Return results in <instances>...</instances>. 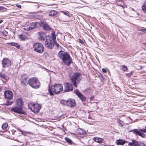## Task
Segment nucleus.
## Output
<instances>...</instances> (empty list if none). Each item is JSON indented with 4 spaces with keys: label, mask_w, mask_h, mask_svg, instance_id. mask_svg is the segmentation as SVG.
<instances>
[{
    "label": "nucleus",
    "mask_w": 146,
    "mask_h": 146,
    "mask_svg": "<svg viewBox=\"0 0 146 146\" xmlns=\"http://www.w3.org/2000/svg\"><path fill=\"white\" fill-rule=\"evenodd\" d=\"M65 91L68 92L72 90L73 89V86L72 84L68 82L65 84Z\"/></svg>",
    "instance_id": "nucleus-11"
},
{
    "label": "nucleus",
    "mask_w": 146,
    "mask_h": 146,
    "mask_svg": "<svg viewBox=\"0 0 146 146\" xmlns=\"http://www.w3.org/2000/svg\"><path fill=\"white\" fill-rule=\"evenodd\" d=\"M57 13V12L55 11H51L49 14V16H53L56 15Z\"/></svg>",
    "instance_id": "nucleus-23"
},
{
    "label": "nucleus",
    "mask_w": 146,
    "mask_h": 146,
    "mask_svg": "<svg viewBox=\"0 0 146 146\" xmlns=\"http://www.w3.org/2000/svg\"><path fill=\"white\" fill-rule=\"evenodd\" d=\"M122 70L124 71H125L127 70V66L125 65H123L122 66Z\"/></svg>",
    "instance_id": "nucleus-33"
},
{
    "label": "nucleus",
    "mask_w": 146,
    "mask_h": 146,
    "mask_svg": "<svg viewBox=\"0 0 146 146\" xmlns=\"http://www.w3.org/2000/svg\"><path fill=\"white\" fill-rule=\"evenodd\" d=\"M145 129H140V130L143 132L146 133V127H145Z\"/></svg>",
    "instance_id": "nucleus-38"
},
{
    "label": "nucleus",
    "mask_w": 146,
    "mask_h": 146,
    "mask_svg": "<svg viewBox=\"0 0 146 146\" xmlns=\"http://www.w3.org/2000/svg\"><path fill=\"white\" fill-rule=\"evenodd\" d=\"M19 37L21 40H25L26 38V36L23 35H19Z\"/></svg>",
    "instance_id": "nucleus-30"
},
{
    "label": "nucleus",
    "mask_w": 146,
    "mask_h": 146,
    "mask_svg": "<svg viewBox=\"0 0 146 146\" xmlns=\"http://www.w3.org/2000/svg\"><path fill=\"white\" fill-rule=\"evenodd\" d=\"M28 83L32 88L35 89L38 88L40 86V82L38 79L35 77L31 78L29 80Z\"/></svg>",
    "instance_id": "nucleus-4"
},
{
    "label": "nucleus",
    "mask_w": 146,
    "mask_h": 146,
    "mask_svg": "<svg viewBox=\"0 0 146 146\" xmlns=\"http://www.w3.org/2000/svg\"><path fill=\"white\" fill-rule=\"evenodd\" d=\"M0 76L1 78H3V79L5 78V75H4V74H3L2 73H0Z\"/></svg>",
    "instance_id": "nucleus-37"
},
{
    "label": "nucleus",
    "mask_w": 146,
    "mask_h": 146,
    "mask_svg": "<svg viewBox=\"0 0 146 146\" xmlns=\"http://www.w3.org/2000/svg\"><path fill=\"white\" fill-rule=\"evenodd\" d=\"M67 100L66 101L64 100H62L60 101V103L62 105H66L67 106Z\"/></svg>",
    "instance_id": "nucleus-28"
},
{
    "label": "nucleus",
    "mask_w": 146,
    "mask_h": 146,
    "mask_svg": "<svg viewBox=\"0 0 146 146\" xmlns=\"http://www.w3.org/2000/svg\"><path fill=\"white\" fill-rule=\"evenodd\" d=\"M45 44V46L48 49H52L54 47L53 42L50 39L48 36H46Z\"/></svg>",
    "instance_id": "nucleus-7"
},
{
    "label": "nucleus",
    "mask_w": 146,
    "mask_h": 146,
    "mask_svg": "<svg viewBox=\"0 0 146 146\" xmlns=\"http://www.w3.org/2000/svg\"><path fill=\"white\" fill-rule=\"evenodd\" d=\"M102 71L104 73H106V70L104 68H103L102 69Z\"/></svg>",
    "instance_id": "nucleus-40"
},
{
    "label": "nucleus",
    "mask_w": 146,
    "mask_h": 146,
    "mask_svg": "<svg viewBox=\"0 0 146 146\" xmlns=\"http://www.w3.org/2000/svg\"><path fill=\"white\" fill-rule=\"evenodd\" d=\"M63 90L62 86L60 84H56L49 86L48 89L49 92L51 96L54 95V93L58 94Z\"/></svg>",
    "instance_id": "nucleus-2"
},
{
    "label": "nucleus",
    "mask_w": 146,
    "mask_h": 146,
    "mask_svg": "<svg viewBox=\"0 0 146 146\" xmlns=\"http://www.w3.org/2000/svg\"><path fill=\"white\" fill-rule=\"evenodd\" d=\"M142 8L144 12L146 13V2L143 3L142 6Z\"/></svg>",
    "instance_id": "nucleus-27"
},
{
    "label": "nucleus",
    "mask_w": 146,
    "mask_h": 146,
    "mask_svg": "<svg viewBox=\"0 0 146 146\" xmlns=\"http://www.w3.org/2000/svg\"><path fill=\"white\" fill-rule=\"evenodd\" d=\"M54 43V45H55L56 46L57 48H58L59 46V44L56 42V40L55 41H55L53 42Z\"/></svg>",
    "instance_id": "nucleus-35"
},
{
    "label": "nucleus",
    "mask_w": 146,
    "mask_h": 146,
    "mask_svg": "<svg viewBox=\"0 0 146 146\" xmlns=\"http://www.w3.org/2000/svg\"><path fill=\"white\" fill-rule=\"evenodd\" d=\"M9 44L11 45L15 46L18 48H19L20 47V46L17 43L12 42L10 43Z\"/></svg>",
    "instance_id": "nucleus-25"
},
{
    "label": "nucleus",
    "mask_w": 146,
    "mask_h": 146,
    "mask_svg": "<svg viewBox=\"0 0 146 146\" xmlns=\"http://www.w3.org/2000/svg\"><path fill=\"white\" fill-rule=\"evenodd\" d=\"M17 7L19 8H20L21 7V6L20 5L18 4L16 5Z\"/></svg>",
    "instance_id": "nucleus-41"
},
{
    "label": "nucleus",
    "mask_w": 146,
    "mask_h": 146,
    "mask_svg": "<svg viewBox=\"0 0 146 146\" xmlns=\"http://www.w3.org/2000/svg\"><path fill=\"white\" fill-rule=\"evenodd\" d=\"M61 12L62 13H63L64 14L66 15L68 17H71L70 15H71V14L68 11H61Z\"/></svg>",
    "instance_id": "nucleus-26"
},
{
    "label": "nucleus",
    "mask_w": 146,
    "mask_h": 146,
    "mask_svg": "<svg viewBox=\"0 0 146 146\" xmlns=\"http://www.w3.org/2000/svg\"><path fill=\"white\" fill-rule=\"evenodd\" d=\"M3 22V21L2 20H0V24L2 23Z\"/></svg>",
    "instance_id": "nucleus-43"
},
{
    "label": "nucleus",
    "mask_w": 146,
    "mask_h": 146,
    "mask_svg": "<svg viewBox=\"0 0 146 146\" xmlns=\"http://www.w3.org/2000/svg\"><path fill=\"white\" fill-rule=\"evenodd\" d=\"M43 25L44 29L48 31L51 29V28L47 24L43 23Z\"/></svg>",
    "instance_id": "nucleus-21"
},
{
    "label": "nucleus",
    "mask_w": 146,
    "mask_h": 146,
    "mask_svg": "<svg viewBox=\"0 0 146 146\" xmlns=\"http://www.w3.org/2000/svg\"><path fill=\"white\" fill-rule=\"evenodd\" d=\"M16 104L18 106L22 107L23 104V102L21 98H17L16 100Z\"/></svg>",
    "instance_id": "nucleus-18"
},
{
    "label": "nucleus",
    "mask_w": 146,
    "mask_h": 146,
    "mask_svg": "<svg viewBox=\"0 0 146 146\" xmlns=\"http://www.w3.org/2000/svg\"><path fill=\"white\" fill-rule=\"evenodd\" d=\"M138 31H142L143 32H144L146 31V29L145 28H143L141 29H139L138 30Z\"/></svg>",
    "instance_id": "nucleus-36"
},
{
    "label": "nucleus",
    "mask_w": 146,
    "mask_h": 146,
    "mask_svg": "<svg viewBox=\"0 0 146 146\" xmlns=\"http://www.w3.org/2000/svg\"><path fill=\"white\" fill-rule=\"evenodd\" d=\"M58 55L65 64L69 66L71 64L72 60L68 53L60 50L59 51Z\"/></svg>",
    "instance_id": "nucleus-1"
},
{
    "label": "nucleus",
    "mask_w": 146,
    "mask_h": 146,
    "mask_svg": "<svg viewBox=\"0 0 146 146\" xmlns=\"http://www.w3.org/2000/svg\"><path fill=\"white\" fill-rule=\"evenodd\" d=\"M8 124L7 123H4L2 126V128L3 129H6L8 127Z\"/></svg>",
    "instance_id": "nucleus-31"
},
{
    "label": "nucleus",
    "mask_w": 146,
    "mask_h": 146,
    "mask_svg": "<svg viewBox=\"0 0 146 146\" xmlns=\"http://www.w3.org/2000/svg\"><path fill=\"white\" fill-rule=\"evenodd\" d=\"M11 111L12 112L18 113L23 114H25L26 113V112L23 110L22 107L19 106H15L11 108Z\"/></svg>",
    "instance_id": "nucleus-8"
},
{
    "label": "nucleus",
    "mask_w": 146,
    "mask_h": 146,
    "mask_svg": "<svg viewBox=\"0 0 146 146\" xmlns=\"http://www.w3.org/2000/svg\"><path fill=\"white\" fill-rule=\"evenodd\" d=\"M140 146H146V145H145L143 143H142L140 144Z\"/></svg>",
    "instance_id": "nucleus-42"
},
{
    "label": "nucleus",
    "mask_w": 146,
    "mask_h": 146,
    "mask_svg": "<svg viewBox=\"0 0 146 146\" xmlns=\"http://www.w3.org/2000/svg\"><path fill=\"white\" fill-rule=\"evenodd\" d=\"M13 103V102H9L7 103V104H6V106H9L11 105Z\"/></svg>",
    "instance_id": "nucleus-39"
},
{
    "label": "nucleus",
    "mask_w": 146,
    "mask_h": 146,
    "mask_svg": "<svg viewBox=\"0 0 146 146\" xmlns=\"http://www.w3.org/2000/svg\"><path fill=\"white\" fill-rule=\"evenodd\" d=\"M130 131L132 132L136 135H139L143 137H144L145 136V135L142 133V132L141 131H140L137 129H134L133 130H131Z\"/></svg>",
    "instance_id": "nucleus-13"
},
{
    "label": "nucleus",
    "mask_w": 146,
    "mask_h": 146,
    "mask_svg": "<svg viewBox=\"0 0 146 146\" xmlns=\"http://www.w3.org/2000/svg\"><path fill=\"white\" fill-rule=\"evenodd\" d=\"M29 109L34 113H38L40 109L41 106L38 104H32L31 108L29 107Z\"/></svg>",
    "instance_id": "nucleus-9"
},
{
    "label": "nucleus",
    "mask_w": 146,
    "mask_h": 146,
    "mask_svg": "<svg viewBox=\"0 0 146 146\" xmlns=\"http://www.w3.org/2000/svg\"><path fill=\"white\" fill-rule=\"evenodd\" d=\"M81 74L78 72L73 73L70 76V80L72 82L74 86L77 87V84H78L82 79Z\"/></svg>",
    "instance_id": "nucleus-3"
},
{
    "label": "nucleus",
    "mask_w": 146,
    "mask_h": 146,
    "mask_svg": "<svg viewBox=\"0 0 146 146\" xmlns=\"http://www.w3.org/2000/svg\"><path fill=\"white\" fill-rule=\"evenodd\" d=\"M2 63L4 68L8 67L11 65L10 61L7 58H4L2 61Z\"/></svg>",
    "instance_id": "nucleus-10"
},
{
    "label": "nucleus",
    "mask_w": 146,
    "mask_h": 146,
    "mask_svg": "<svg viewBox=\"0 0 146 146\" xmlns=\"http://www.w3.org/2000/svg\"><path fill=\"white\" fill-rule=\"evenodd\" d=\"M126 142L125 141L123 140L122 139H117L115 141V143L117 145H123Z\"/></svg>",
    "instance_id": "nucleus-19"
},
{
    "label": "nucleus",
    "mask_w": 146,
    "mask_h": 146,
    "mask_svg": "<svg viewBox=\"0 0 146 146\" xmlns=\"http://www.w3.org/2000/svg\"><path fill=\"white\" fill-rule=\"evenodd\" d=\"M143 44L144 45L146 46V43H143Z\"/></svg>",
    "instance_id": "nucleus-44"
},
{
    "label": "nucleus",
    "mask_w": 146,
    "mask_h": 146,
    "mask_svg": "<svg viewBox=\"0 0 146 146\" xmlns=\"http://www.w3.org/2000/svg\"><path fill=\"white\" fill-rule=\"evenodd\" d=\"M128 146H140V145L137 141L133 140L132 142L129 143Z\"/></svg>",
    "instance_id": "nucleus-17"
},
{
    "label": "nucleus",
    "mask_w": 146,
    "mask_h": 146,
    "mask_svg": "<svg viewBox=\"0 0 146 146\" xmlns=\"http://www.w3.org/2000/svg\"><path fill=\"white\" fill-rule=\"evenodd\" d=\"M94 139L95 141L98 143H101L102 141V139L100 138L94 137Z\"/></svg>",
    "instance_id": "nucleus-24"
},
{
    "label": "nucleus",
    "mask_w": 146,
    "mask_h": 146,
    "mask_svg": "<svg viewBox=\"0 0 146 146\" xmlns=\"http://www.w3.org/2000/svg\"><path fill=\"white\" fill-rule=\"evenodd\" d=\"M76 94L80 98L82 101L84 102L86 101V98L85 96L81 93L77 91V90H76Z\"/></svg>",
    "instance_id": "nucleus-15"
},
{
    "label": "nucleus",
    "mask_w": 146,
    "mask_h": 146,
    "mask_svg": "<svg viewBox=\"0 0 146 146\" xmlns=\"http://www.w3.org/2000/svg\"><path fill=\"white\" fill-rule=\"evenodd\" d=\"M3 35L4 36H6L8 34V33L7 32L5 31H4L3 33Z\"/></svg>",
    "instance_id": "nucleus-34"
},
{
    "label": "nucleus",
    "mask_w": 146,
    "mask_h": 146,
    "mask_svg": "<svg viewBox=\"0 0 146 146\" xmlns=\"http://www.w3.org/2000/svg\"><path fill=\"white\" fill-rule=\"evenodd\" d=\"M34 50L39 53H42L44 51V47L42 44L39 42H36L33 45Z\"/></svg>",
    "instance_id": "nucleus-5"
},
{
    "label": "nucleus",
    "mask_w": 146,
    "mask_h": 146,
    "mask_svg": "<svg viewBox=\"0 0 146 146\" xmlns=\"http://www.w3.org/2000/svg\"><path fill=\"white\" fill-rule=\"evenodd\" d=\"M67 106L72 107L75 106L76 105L75 100L72 99H68L67 100Z\"/></svg>",
    "instance_id": "nucleus-12"
},
{
    "label": "nucleus",
    "mask_w": 146,
    "mask_h": 146,
    "mask_svg": "<svg viewBox=\"0 0 146 146\" xmlns=\"http://www.w3.org/2000/svg\"><path fill=\"white\" fill-rule=\"evenodd\" d=\"M39 25L40 24L38 22H33L31 23H28L25 25L24 29L25 30L30 31L34 29L37 25Z\"/></svg>",
    "instance_id": "nucleus-6"
},
{
    "label": "nucleus",
    "mask_w": 146,
    "mask_h": 146,
    "mask_svg": "<svg viewBox=\"0 0 146 146\" xmlns=\"http://www.w3.org/2000/svg\"><path fill=\"white\" fill-rule=\"evenodd\" d=\"M4 94L6 98L8 99L11 98L13 96V94L12 92L9 90L5 91Z\"/></svg>",
    "instance_id": "nucleus-14"
},
{
    "label": "nucleus",
    "mask_w": 146,
    "mask_h": 146,
    "mask_svg": "<svg viewBox=\"0 0 146 146\" xmlns=\"http://www.w3.org/2000/svg\"><path fill=\"white\" fill-rule=\"evenodd\" d=\"M65 141L68 142V143L70 144L72 143V141L69 138L66 137L65 138Z\"/></svg>",
    "instance_id": "nucleus-29"
},
{
    "label": "nucleus",
    "mask_w": 146,
    "mask_h": 146,
    "mask_svg": "<svg viewBox=\"0 0 146 146\" xmlns=\"http://www.w3.org/2000/svg\"><path fill=\"white\" fill-rule=\"evenodd\" d=\"M92 90L91 89H87L84 91V93L88 95L91 94L93 92Z\"/></svg>",
    "instance_id": "nucleus-22"
},
{
    "label": "nucleus",
    "mask_w": 146,
    "mask_h": 146,
    "mask_svg": "<svg viewBox=\"0 0 146 146\" xmlns=\"http://www.w3.org/2000/svg\"><path fill=\"white\" fill-rule=\"evenodd\" d=\"M37 35L40 40L42 41L44 40L46 35L44 33L42 32H38L37 33Z\"/></svg>",
    "instance_id": "nucleus-16"
},
{
    "label": "nucleus",
    "mask_w": 146,
    "mask_h": 146,
    "mask_svg": "<svg viewBox=\"0 0 146 146\" xmlns=\"http://www.w3.org/2000/svg\"><path fill=\"white\" fill-rule=\"evenodd\" d=\"M50 37V39H52V41L53 42L56 41V36L55 35V33L54 32H53L51 34V36H49Z\"/></svg>",
    "instance_id": "nucleus-20"
},
{
    "label": "nucleus",
    "mask_w": 146,
    "mask_h": 146,
    "mask_svg": "<svg viewBox=\"0 0 146 146\" xmlns=\"http://www.w3.org/2000/svg\"><path fill=\"white\" fill-rule=\"evenodd\" d=\"M117 122L119 126L121 127H122L123 124L122 122V121L120 119H117Z\"/></svg>",
    "instance_id": "nucleus-32"
}]
</instances>
